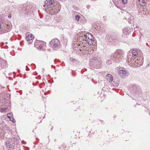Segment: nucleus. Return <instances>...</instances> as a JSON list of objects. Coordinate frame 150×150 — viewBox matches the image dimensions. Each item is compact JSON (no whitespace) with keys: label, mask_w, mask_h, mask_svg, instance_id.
Here are the masks:
<instances>
[{"label":"nucleus","mask_w":150,"mask_h":150,"mask_svg":"<svg viewBox=\"0 0 150 150\" xmlns=\"http://www.w3.org/2000/svg\"><path fill=\"white\" fill-rule=\"evenodd\" d=\"M56 3L54 0H46L43 5L47 8L45 9V12L51 15H54L58 13L59 10H57L59 8L56 7Z\"/></svg>","instance_id":"1"},{"label":"nucleus","mask_w":150,"mask_h":150,"mask_svg":"<svg viewBox=\"0 0 150 150\" xmlns=\"http://www.w3.org/2000/svg\"><path fill=\"white\" fill-rule=\"evenodd\" d=\"M90 64L91 65H93L95 68L98 69L101 68V61L100 58L98 59L97 57H93L90 60Z\"/></svg>","instance_id":"2"},{"label":"nucleus","mask_w":150,"mask_h":150,"mask_svg":"<svg viewBox=\"0 0 150 150\" xmlns=\"http://www.w3.org/2000/svg\"><path fill=\"white\" fill-rule=\"evenodd\" d=\"M122 57L120 51L118 50L112 54L110 58L114 62L118 63L121 60Z\"/></svg>","instance_id":"3"},{"label":"nucleus","mask_w":150,"mask_h":150,"mask_svg":"<svg viewBox=\"0 0 150 150\" xmlns=\"http://www.w3.org/2000/svg\"><path fill=\"white\" fill-rule=\"evenodd\" d=\"M60 44V41L58 39H53L50 42L49 45L53 49L57 50L59 48Z\"/></svg>","instance_id":"4"},{"label":"nucleus","mask_w":150,"mask_h":150,"mask_svg":"<svg viewBox=\"0 0 150 150\" xmlns=\"http://www.w3.org/2000/svg\"><path fill=\"white\" fill-rule=\"evenodd\" d=\"M137 49L133 50L132 51V56L131 58V60L132 62H134V60L138 56V53L137 51Z\"/></svg>","instance_id":"5"},{"label":"nucleus","mask_w":150,"mask_h":150,"mask_svg":"<svg viewBox=\"0 0 150 150\" xmlns=\"http://www.w3.org/2000/svg\"><path fill=\"white\" fill-rule=\"evenodd\" d=\"M118 37L117 35L116 34H114L113 35H112L109 37V39L110 40L109 41L112 42H117L118 41Z\"/></svg>","instance_id":"6"},{"label":"nucleus","mask_w":150,"mask_h":150,"mask_svg":"<svg viewBox=\"0 0 150 150\" xmlns=\"http://www.w3.org/2000/svg\"><path fill=\"white\" fill-rule=\"evenodd\" d=\"M0 65L3 68H7L8 66L6 60L1 59L0 61Z\"/></svg>","instance_id":"7"},{"label":"nucleus","mask_w":150,"mask_h":150,"mask_svg":"<svg viewBox=\"0 0 150 150\" xmlns=\"http://www.w3.org/2000/svg\"><path fill=\"white\" fill-rule=\"evenodd\" d=\"M87 34L88 35L90 36L91 38H88V39L86 40V42L89 45H92L94 42V41L93 39L92 38V36L91 34L90 33H87Z\"/></svg>","instance_id":"8"},{"label":"nucleus","mask_w":150,"mask_h":150,"mask_svg":"<svg viewBox=\"0 0 150 150\" xmlns=\"http://www.w3.org/2000/svg\"><path fill=\"white\" fill-rule=\"evenodd\" d=\"M8 25H6L4 26L3 28L1 29V30L0 31V35L6 33L9 31L10 29L8 28L7 27Z\"/></svg>","instance_id":"9"},{"label":"nucleus","mask_w":150,"mask_h":150,"mask_svg":"<svg viewBox=\"0 0 150 150\" xmlns=\"http://www.w3.org/2000/svg\"><path fill=\"white\" fill-rule=\"evenodd\" d=\"M118 74L122 78H124L126 75V71L124 70H121L119 71Z\"/></svg>","instance_id":"10"},{"label":"nucleus","mask_w":150,"mask_h":150,"mask_svg":"<svg viewBox=\"0 0 150 150\" xmlns=\"http://www.w3.org/2000/svg\"><path fill=\"white\" fill-rule=\"evenodd\" d=\"M135 65L137 64V65L138 67H140L143 64V60L142 59H137L135 61Z\"/></svg>","instance_id":"11"},{"label":"nucleus","mask_w":150,"mask_h":150,"mask_svg":"<svg viewBox=\"0 0 150 150\" xmlns=\"http://www.w3.org/2000/svg\"><path fill=\"white\" fill-rule=\"evenodd\" d=\"M106 79L109 83L112 82L113 80V78L112 76L110 74H108L106 76Z\"/></svg>","instance_id":"12"},{"label":"nucleus","mask_w":150,"mask_h":150,"mask_svg":"<svg viewBox=\"0 0 150 150\" xmlns=\"http://www.w3.org/2000/svg\"><path fill=\"white\" fill-rule=\"evenodd\" d=\"M34 38V36L31 34L27 35L25 37V39L27 41H31Z\"/></svg>","instance_id":"13"},{"label":"nucleus","mask_w":150,"mask_h":150,"mask_svg":"<svg viewBox=\"0 0 150 150\" xmlns=\"http://www.w3.org/2000/svg\"><path fill=\"white\" fill-rule=\"evenodd\" d=\"M5 144L8 149V150H12L13 149V148L12 146L8 142H5Z\"/></svg>","instance_id":"14"},{"label":"nucleus","mask_w":150,"mask_h":150,"mask_svg":"<svg viewBox=\"0 0 150 150\" xmlns=\"http://www.w3.org/2000/svg\"><path fill=\"white\" fill-rule=\"evenodd\" d=\"M123 32L124 35H127L129 33L130 31L128 28H125L123 29Z\"/></svg>","instance_id":"15"},{"label":"nucleus","mask_w":150,"mask_h":150,"mask_svg":"<svg viewBox=\"0 0 150 150\" xmlns=\"http://www.w3.org/2000/svg\"><path fill=\"white\" fill-rule=\"evenodd\" d=\"M139 3L142 7H144L146 4L145 0H139Z\"/></svg>","instance_id":"16"},{"label":"nucleus","mask_w":150,"mask_h":150,"mask_svg":"<svg viewBox=\"0 0 150 150\" xmlns=\"http://www.w3.org/2000/svg\"><path fill=\"white\" fill-rule=\"evenodd\" d=\"M113 1L116 6L118 5H120L121 4L120 0H113Z\"/></svg>","instance_id":"17"},{"label":"nucleus","mask_w":150,"mask_h":150,"mask_svg":"<svg viewBox=\"0 0 150 150\" xmlns=\"http://www.w3.org/2000/svg\"><path fill=\"white\" fill-rule=\"evenodd\" d=\"M144 7H142L140 9L141 10L140 11H139V13L140 14H144L145 13V10H144Z\"/></svg>","instance_id":"18"},{"label":"nucleus","mask_w":150,"mask_h":150,"mask_svg":"<svg viewBox=\"0 0 150 150\" xmlns=\"http://www.w3.org/2000/svg\"><path fill=\"white\" fill-rule=\"evenodd\" d=\"M130 18H129L128 19V22L130 23H132V22H133V20L131 18V17Z\"/></svg>","instance_id":"19"},{"label":"nucleus","mask_w":150,"mask_h":150,"mask_svg":"<svg viewBox=\"0 0 150 150\" xmlns=\"http://www.w3.org/2000/svg\"><path fill=\"white\" fill-rule=\"evenodd\" d=\"M45 43L43 41H40L38 43L39 45H42L43 46L45 45Z\"/></svg>","instance_id":"20"},{"label":"nucleus","mask_w":150,"mask_h":150,"mask_svg":"<svg viewBox=\"0 0 150 150\" xmlns=\"http://www.w3.org/2000/svg\"><path fill=\"white\" fill-rule=\"evenodd\" d=\"M80 18V17L79 15H77L75 16V20L77 21H78Z\"/></svg>","instance_id":"21"},{"label":"nucleus","mask_w":150,"mask_h":150,"mask_svg":"<svg viewBox=\"0 0 150 150\" xmlns=\"http://www.w3.org/2000/svg\"><path fill=\"white\" fill-rule=\"evenodd\" d=\"M121 4H125L127 2V0H120Z\"/></svg>","instance_id":"22"},{"label":"nucleus","mask_w":150,"mask_h":150,"mask_svg":"<svg viewBox=\"0 0 150 150\" xmlns=\"http://www.w3.org/2000/svg\"><path fill=\"white\" fill-rule=\"evenodd\" d=\"M106 62L107 64H110L112 63V61L110 60H107Z\"/></svg>","instance_id":"23"},{"label":"nucleus","mask_w":150,"mask_h":150,"mask_svg":"<svg viewBox=\"0 0 150 150\" xmlns=\"http://www.w3.org/2000/svg\"><path fill=\"white\" fill-rule=\"evenodd\" d=\"M11 113H8L7 115V116L10 119L11 118Z\"/></svg>","instance_id":"24"},{"label":"nucleus","mask_w":150,"mask_h":150,"mask_svg":"<svg viewBox=\"0 0 150 150\" xmlns=\"http://www.w3.org/2000/svg\"><path fill=\"white\" fill-rule=\"evenodd\" d=\"M83 37L84 38L86 39V40H87V39H88V38H89V36H88L86 35H83Z\"/></svg>","instance_id":"25"},{"label":"nucleus","mask_w":150,"mask_h":150,"mask_svg":"<svg viewBox=\"0 0 150 150\" xmlns=\"http://www.w3.org/2000/svg\"><path fill=\"white\" fill-rule=\"evenodd\" d=\"M10 120L11 121H12L13 123H14L15 122V120L14 119H13L12 118H11V119H10Z\"/></svg>","instance_id":"26"},{"label":"nucleus","mask_w":150,"mask_h":150,"mask_svg":"<svg viewBox=\"0 0 150 150\" xmlns=\"http://www.w3.org/2000/svg\"><path fill=\"white\" fill-rule=\"evenodd\" d=\"M38 46L39 48L40 49H42L43 47V46L42 45H39Z\"/></svg>","instance_id":"27"},{"label":"nucleus","mask_w":150,"mask_h":150,"mask_svg":"<svg viewBox=\"0 0 150 150\" xmlns=\"http://www.w3.org/2000/svg\"><path fill=\"white\" fill-rule=\"evenodd\" d=\"M70 60L71 61L74 62L75 61V59H70Z\"/></svg>","instance_id":"28"},{"label":"nucleus","mask_w":150,"mask_h":150,"mask_svg":"<svg viewBox=\"0 0 150 150\" xmlns=\"http://www.w3.org/2000/svg\"><path fill=\"white\" fill-rule=\"evenodd\" d=\"M26 70L27 71H29V68H28V67L27 66H26Z\"/></svg>","instance_id":"29"},{"label":"nucleus","mask_w":150,"mask_h":150,"mask_svg":"<svg viewBox=\"0 0 150 150\" xmlns=\"http://www.w3.org/2000/svg\"><path fill=\"white\" fill-rule=\"evenodd\" d=\"M90 6L88 5L86 6V7L88 9H89L90 8Z\"/></svg>","instance_id":"30"},{"label":"nucleus","mask_w":150,"mask_h":150,"mask_svg":"<svg viewBox=\"0 0 150 150\" xmlns=\"http://www.w3.org/2000/svg\"><path fill=\"white\" fill-rule=\"evenodd\" d=\"M113 86H118V84H115V85H114Z\"/></svg>","instance_id":"31"},{"label":"nucleus","mask_w":150,"mask_h":150,"mask_svg":"<svg viewBox=\"0 0 150 150\" xmlns=\"http://www.w3.org/2000/svg\"><path fill=\"white\" fill-rule=\"evenodd\" d=\"M2 23V22H1L0 23V29L1 28V23Z\"/></svg>","instance_id":"32"},{"label":"nucleus","mask_w":150,"mask_h":150,"mask_svg":"<svg viewBox=\"0 0 150 150\" xmlns=\"http://www.w3.org/2000/svg\"><path fill=\"white\" fill-rule=\"evenodd\" d=\"M106 17V16H104V17H103V18H105V20H105V18H106L105 17Z\"/></svg>","instance_id":"33"},{"label":"nucleus","mask_w":150,"mask_h":150,"mask_svg":"<svg viewBox=\"0 0 150 150\" xmlns=\"http://www.w3.org/2000/svg\"><path fill=\"white\" fill-rule=\"evenodd\" d=\"M11 17V16H10L8 17V18H9V17Z\"/></svg>","instance_id":"34"},{"label":"nucleus","mask_w":150,"mask_h":150,"mask_svg":"<svg viewBox=\"0 0 150 150\" xmlns=\"http://www.w3.org/2000/svg\"><path fill=\"white\" fill-rule=\"evenodd\" d=\"M11 17V16H10L8 17V18H9V17Z\"/></svg>","instance_id":"35"},{"label":"nucleus","mask_w":150,"mask_h":150,"mask_svg":"<svg viewBox=\"0 0 150 150\" xmlns=\"http://www.w3.org/2000/svg\"><path fill=\"white\" fill-rule=\"evenodd\" d=\"M11 17V16H10L8 17V18H9V17Z\"/></svg>","instance_id":"36"}]
</instances>
